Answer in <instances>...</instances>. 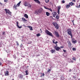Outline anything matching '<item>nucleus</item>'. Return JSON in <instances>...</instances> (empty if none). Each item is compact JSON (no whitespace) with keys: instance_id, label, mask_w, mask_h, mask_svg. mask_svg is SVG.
I'll return each mask as SVG.
<instances>
[{"instance_id":"13d9d810","label":"nucleus","mask_w":80,"mask_h":80,"mask_svg":"<svg viewBox=\"0 0 80 80\" xmlns=\"http://www.w3.org/2000/svg\"><path fill=\"white\" fill-rule=\"evenodd\" d=\"M71 71H72V69H70V72Z\"/></svg>"},{"instance_id":"58836bf2","label":"nucleus","mask_w":80,"mask_h":80,"mask_svg":"<svg viewBox=\"0 0 80 80\" xmlns=\"http://www.w3.org/2000/svg\"><path fill=\"white\" fill-rule=\"evenodd\" d=\"M76 8H80V5H79V6H76Z\"/></svg>"},{"instance_id":"0e129e2a","label":"nucleus","mask_w":80,"mask_h":80,"mask_svg":"<svg viewBox=\"0 0 80 80\" xmlns=\"http://www.w3.org/2000/svg\"><path fill=\"white\" fill-rule=\"evenodd\" d=\"M73 25H74V24H73Z\"/></svg>"},{"instance_id":"a211bd4d","label":"nucleus","mask_w":80,"mask_h":80,"mask_svg":"<svg viewBox=\"0 0 80 80\" xmlns=\"http://www.w3.org/2000/svg\"><path fill=\"white\" fill-rule=\"evenodd\" d=\"M60 18V16H59V15L57 14L56 16V19H59V18Z\"/></svg>"},{"instance_id":"f257e3e1","label":"nucleus","mask_w":80,"mask_h":80,"mask_svg":"<svg viewBox=\"0 0 80 80\" xmlns=\"http://www.w3.org/2000/svg\"><path fill=\"white\" fill-rule=\"evenodd\" d=\"M42 12H43V9L41 8L35 10L34 11V14L36 15H40Z\"/></svg>"},{"instance_id":"8fccbe9b","label":"nucleus","mask_w":80,"mask_h":80,"mask_svg":"<svg viewBox=\"0 0 80 80\" xmlns=\"http://www.w3.org/2000/svg\"><path fill=\"white\" fill-rule=\"evenodd\" d=\"M72 2H76V1H75V0H72Z\"/></svg>"},{"instance_id":"603ef678","label":"nucleus","mask_w":80,"mask_h":80,"mask_svg":"<svg viewBox=\"0 0 80 80\" xmlns=\"http://www.w3.org/2000/svg\"><path fill=\"white\" fill-rule=\"evenodd\" d=\"M74 22V20H73V21L72 22L73 24H74V22Z\"/></svg>"},{"instance_id":"423d86ee","label":"nucleus","mask_w":80,"mask_h":80,"mask_svg":"<svg viewBox=\"0 0 80 80\" xmlns=\"http://www.w3.org/2000/svg\"><path fill=\"white\" fill-rule=\"evenodd\" d=\"M5 10L6 11V13H7V14L8 13L9 15H10V16L12 15V12H11L10 11V10L8 9L7 10V9H5Z\"/></svg>"},{"instance_id":"5701e85b","label":"nucleus","mask_w":80,"mask_h":80,"mask_svg":"<svg viewBox=\"0 0 80 80\" xmlns=\"http://www.w3.org/2000/svg\"><path fill=\"white\" fill-rule=\"evenodd\" d=\"M24 5H25V6L26 7V6H28V3L27 2H24Z\"/></svg>"},{"instance_id":"37998d69","label":"nucleus","mask_w":80,"mask_h":80,"mask_svg":"<svg viewBox=\"0 0 80 80\" xmlns=\"http://www.w3.org/2000/svg\"><path fill=\"white\" fill-rule=\"evenodd\" d=\"M72 39V42H73L74 40H75V39H74V38H71Z\"/></svg>"},{"instance_id":"de8ad7c7","label":"nucleus","mask_w":80,"mask_h":80,"mask_svg":"<svg viewBox=\"0 0 80 80\" xmlns=\"http://www.w3.org/2000/svg\"><path fill=\"white\" fill-rule=\"evenodd\" d=\"M63 51L64 52H67V51H66V50H63Z\"/></svg>"},{"instance_id":"aec40b11","label":"nucleus","mask_w":80,"mask_h":80,"mask_svg":"<svg viewBox=\"0 0 80 80\" xmlns=\"http://www.w3.org/2000/svg\"><path fill=\"white\" fill-rule=\"evenodd\" d=\"M24 16L25 17H26V18H28V16L26 14H25L24 15Z\"/></svg>"},{"instance_id":"473e14b6","label":"nucleus","mask_w":80,"mask_h":80,"mask_svg":"<svg viewBox=\"0 0 80 80\" xmlns=\"http://www.w3.org/2000/svg\"><path fill=\"white\" fill-rule=\"evenodd\" d=\"M20 48H22V47H23V44L22 43L20 45Z\"/></svg>"},{"instance_id":"ea45409f","label":"nucleus","mask_w":80,"mask_h":80,"mask_svg":"<svg viewBox=\"0 0 80 80\" xmlns=\"http://www.w3.org/2000/svg\"><path fill=\"white\" fill-rule=\"evenodd\" d=\"M41 73V74H42V76H40V77H42V76H44V75H45V74H44V73Z\"/></svg>"},{"instance_id":"4468645a","label":"nucleus","mask_w":80,"mask_h":80,"mask_svg":"<svg viewBox=\"0 0 80 80\" xmlns=\"http://www.w3.org/2000/svg\"><path fill=\"white\" fill-rule=\"evenodd\" d=\"M17 26L18 27V28H22V26H20V27H19L18 26V22H17Z\"/></svg>"},{"instance_id":"a19ab883","label":"nucleus","mask_w":80,"mask_h":80,"mask_svg":"<svg viewBox=\"0 0 80 80\" xmlns=\"http://www.w3.org/2000/svg\"><path fill=\"white\" fill-rule=\"evenodd\" d=\"M55 40L53 39L52 40V42L53 43H55Z\"/></svg>"},{"instance_id":"bf43d9fd","label":"nucleus","mask_w":80,"mask_h":80,"mask_svg":"<svg viewBox=\"0 0 80 80\" xmlns=\"http://www.w3.org/2000/svg\"><path fill=\"white\" fill-rule=\"evenodd\" d=\"M41 33H42V31H41Z\"/></svg>"},{"instance_id":"79ce46f5","label":"nucleus","mask_w":80,"mask_h":80,"mask_svg":"<svg viewBox=\"0 0 80 80\" xmlns=\"http://www.w3.org/2000/svg\"><path fill=\"white\" fill-rule=\"evenodd\" d=\"M73 42H74V43H77V40H75L74 41H73Z\"/></svg>"},{"instance_id":"2f4dec72","label":"nucleus","mask_w":80,"mask_h":80,"mask_svg":"<svg viewBox=\"0 0 80 80\" xmlns=\"http://www.w3.org/2000/svg\"><path fill=\"white\" fill-rule=\"evenodd\" d=\"M72 60H73L76 61V58H75V57H74L72 58Z\"/></svg>"},{"instance_id":"a878e982","label":"nucleus","mask_w":80,"mask_h":80,"mask_svg":"<svg viewBox=\"0 0 80 80\" xmlns=\"http://www.w3.org/2000/svg\"><path fill=\"white\" fill-rule=\"evenodd\" d=\"M60 8H61V6H59L58 7V10H60Z\"/></svg>"},{"instance_id":"6e6552de","label":"nucleus","mask_w":80,"mask_h":80,"mask_svg":"<svg viewBox=\"0 0 80 80\" xmlns=\"http://www.w3.org/2000/svg\"><path fill=\"white\" fill-rule=\"evenodd\" d=\"M52 15H53V17H55V16H56V15H57V12L54 11L52 13Z\"/></svg>"},{"instance_id":"412c9836","label":"nucleus","mask_w":80,"mask_h":80,"mask_svg":"<svg viewBox=\"0 0 80 80\" xmlns=\"http://www.w3.org/2000/svg\"><path fill=\"white\" fill-rule=\"evenodd\" d=\"M19 78H23V75L21 74H19Z\"/></svg>"},{"instance_id":"dca6fc26","label":"nucleus","mask_w":80,"mask_h":80,"mask_svg":"<svg viewBox=\"0 0 80 80\" xmlns=\"http://www.w3.org/2000/svg\"><path fill=\"white\" fill-rule=\"evenodd\" d=\"M46 14L48 17V16L50 15V13L48 12H46Z\"/></svg>"},{"instance_id":"c03bdc74","label":"nucleus","mask_w":80,"mask_h":80,"mask_svg":"<svg viewBox=\"0 0 80 80\" xmlns=\"http://www.w3.org/2000/svg\"><path fill=\"white\" fill-rule=\"evenodd\" d=\"M44 8H45V9H47V10H48V8H47L46 7L44 6Z\"/></svg>"},{"instance_id":"5fc2aeb1","label":"nucleus","mask_w":80,"mask_h":80,"mask_svg":"<svg viewBox=\"0 0 80 80\" xmlns=\"http://www.w3.org/2000/svg\"><path fill=\"white\" fill-rule=\"evenodd\" d=\"M37 56L38 57V56H40V54H38V55L37 56Z\"/></svg>"},{"instance_id":"c9c22d12","label":"nucleus","mask_w":80,"mask_h":80,"mask_svg":"<svg viewBox=\"0 0 80 80\" xmlns=\"http://www.w3.org/2000/svg\"><path fill=\"white\" fill-rule=\"evenodd\" d=\"M58 15H60V10H58Z\"/></svg>"},{"instance_id":"680f3d73","label":"nucleus","mask_w":80,"mask_h":80,"mask_svg":"<svg viewBox=\"0 0 80 80\" xmlns=\"http://www.w3.org/2000/svg\"><path fill=\"white\" fill-rule=\"evenodd\" d=\"M72 22H73V20H72Z\"/></svg>"},{"instance_id":"2eb2a0df","label":"nucleus","mask_w":80,"mask_h":80,"mask_svg":"<svg viewBox=\"0 0 80 80\" xmlns=\"http://www.w3.org/2000/svg\"><path fill=\"white\" fill-rule=\"evenodd\" d=\"M55 52V49H51L50 50V52H51L52 53H53L54 52Z\"/></svg>"},{"instance_id":"9b49d317","label":"nucleus","mask_w":80,"mask_h":80,"mask_svg":"<svg viewBox=\"0 0 80 80\" xmlns=\"http://www.w3.org/2000/svg\"><path fill=\"white\" fill-rule=\"evenodd\" d=\"M69 4L70 6H72V5H75V3L72 2H69Z\"/></svg>"},{"instance_id":"20e7f679","label":"nucleus","mask_w":80,"mask_h":80,"mask_svg":"<svg viewBox=\"0 0 80 80\" xmlns=\"http://www.w3.org/2000/svg\"><path fill=\"white\" fill-rule=\"evenodd\" d=\"M54 48L56 50V51H59V50H60V48H64V47L63 46H61L60 47H58L57 46H54Z\"/></svg>"},{"instance_id":"338daca9","label":"nucleus","mask_w":80,"mask_h":80,"mask_svg":"<svg viewBox=\"0 0 80 80\" xmlns=\"http://www.w3.org/2000/svg\"><path fill=\"white\" fill-rule=\"evenodd\" d=\"M12 80H14V79H12Z\"/></svg>"},{"instance_id":"393cba45","label":"nucleus","mask_w":80,"mask_h":80,"mask_svg":"<svg viewBox=\"0 0 80 80\" xmlns=\"http://www.w3.org/2000/svg\"><path fill=\"white\" fill-rule=\"evenodd\" d=\"M21 1H20L17 4V6L18 5V7H19V5H20V3H21Z\"/></svg>"},{"instance_id":"f704fd0d","label":"nucleus","mask_w":80,"mask_h":80,"mask_svg":"<svg viewBox=\"0 0 80 80\" xmlns=\"http://www.w3.org/2000/svg\"><path fill=\"white\" fill-rule=\"evenodd\" d=\"M49 1H50V0H46L45 1L46 2V3H48V2H49Z\"/></svg>"},{"instance_id":"e2e57ef3","label":"nucleus","mask_w":80,"mask_h":80,"mask_svg":"<svg viewBox=\"0 0 80 80\" xmlns=\"http://www.w3.org/2000/svg\"><path fill=\"white\" fill-rule=\"evenodd\" d=\"M40 30H41V31H42V29H41Z\"/></svg>"},{"instance_id":"3c124183","label":"nucleus","mask_w":80,"mask_h":80,"mask_svg":"<svg viewBox=\"0 0 80 80\" xmlns=\"http://www.w3.org/2000/svg\"><path fill=\"white\" fill-rule=\"evenodd\" d=\"M2 65V62H0V65Z\"/></svg>"},{"instance_id":"0eeeda50","label":"nucleus","mask_w":80,"mask_h":80,"mask_svg":"<svg viewBox=\"0 0 80 80\" xmlns=\"http://www.w3.org/2000/svg\"><path fill=\"white\" fill-rule=\"evenodd\" d=\"M54 34L56 37H58V38H59L60 37V35L58 34V32L57 31L54 32Z\"/></svg>"},{"instance_id":"4d7b16f0","label":"nucleus","mask_w":80,"mask_h":80,"mask_svg":"<svg viewBox=\"0 0 80 80\" xmlns=\"http://www.w3.org/2000/svg\"><path fill=\"white\" fill-rule=\"evenodd\" d=\"M50 17H51V18H53V17L52 16H50Z\"/></svg>"},{"instance_id":"6e6d98bb","label":"nucleus","mask_w":80,"mask_h":80,"mask_svg":"<svg viewBox=\"0 0 80 80\" xmlns=\"http://www.w3.org/2000/svg\"><path fill=\"white\" fill-rule=\"evenodd\" d=\"M0 5H2V3L0 2Z\"/></svg>"},{"instance_id":"a18cd8bd","label":"nucleus","mask_w":80,"mask_h":80,"mask_svg":"<svg viewBox=\"0 0 80 80\" xmlns=\"http://www.w3.org/2000/svg\"><path fill=\"white\" fill-rule=\"evenodd\" d=\"M55 44H57V43H58V41H56L55 42Z\"/></svg>"},{"instance_id":"cd10ccee","label":"nucleus","mask_w":80,"mask_h":80,"mask_svg":"<svg viewBox=\"0 0 80 80\" xmlns=\"http://www.w3.org/2000/svg\"><path fill=\"white\" fill-rule=\"evenodd\" d=\"M37 37H40V36L41 35V34H40V33H38L37 35H36Z\"/></svg>"},{"instance_id":"c756f323","label":"nucleus","mask_w":80,"mask_h":80,"mask_svg":"<svg viewBox=\"0 0 80 80\" xmlns=\"http://www.w3.org/2000/svg\"><path fill=\"white\" fill-rule=\"evenodd\" d=\"M48 10L50 11H51V12H52V9L51 8H48Z\"/></svg>"},{"instance_id":"f8f14e48","label":"nucleus","mask_w":80,"mask_h":80,"mask_svg":"<svg viewBox=\"0 0 80 80\" xmlns=\"http://www.w3.org/2000/svg\"><path fill=\"white\" fill-rule=\"evenodd\" d=\"M35 1V2L36 3H37L38 4H40V1L38 0H33Z\"/></svg>"},{"instance_id":"4c0bfd02","label":"nucleus","mask_w":80,"mask_h":80,"mask_svg":"<svg viewBox=\"0 0 80 80\" xmlns=\"http://www.w3.org/2000/svg\"><path fill=\"white\" fill-rule=\"evenodd\" d=\"M28 7L29 8H31V7H32V5H31L30 4L29 5V6H28Z\"/></svg>"},{"instance_id":"052dcab7","label":"nucleus","mask_w":80,"mask_h":80,"mask_svg":"<svg viewBox=\"0 0 80 80\" xmlns=\"http://www.w3.org/2000/svg\"><path fill=\"white\" fill-rule=\"evenodd\" d=\"M56 46H58V45L56 44Z\"/></svg>"},{"instance_id":"72a5a7b5","label":"nucleus","mask_w":80,"mask_h":80,"mask_svg":"<svg viewBox=\"0 0 80 80\" xmlns=\"http://www.w3.org/2000/svg\"><path fill=\"white\" fill-rule=\"evenodd\" d=\"M49 1H50V0H46L45 1L46 2V3H48V2H49Z\"/></svg>"},{"instance_id":"4be33fe9","label":"nucleus","mask_w":80,"mask_h":80,"mask_svg":"<svg viewBox=\"0 0 80 80\" xmlns=\"http://www.w3.org/2000/svg\"><path fill=\"white\" fill-rule=\"evenodd\" d=\"M28 70H26L25 71V73H26L25 75H28Z\"/></svg>"},{"instance_id":"b1692460","label":"nucleus","mask_w":80,"mask_h":80,"mask_svg":"<svg viewBox=\"0 0 80 80\" xmlns=\"http://www.w3.org/2000/svg\"><path fill=\"white\" fill-rule=\"evenodd\" d=\"M70 6L69 4H68L66 6V7L67 8H69V7H70Z\"/></svg>"},{"instance_id":"1a4fd4ad","label":"nucleus","mask_w":80,"mask_h":80,"mask_svg":"<svg viewBox=\"0 0 80 80\" xmlns=\"http://www.w3.org/2000/svg\"><path fill=\"white\" fill-rule=\"evenodd\" d=\"M5 76H7V75H9V74H8V73H9V72H8V71H6L5 72Z\"/></svg>"},{"instance_id":"e433bc0d","label":"nucleus","mask_w":80,"mask_h":80,"mask_svg":"<svg viewBox=\"0 0 80 80\" xmlns=\"http://www.w3.org/2000/svg\"><path fill=\"white\" fill-rule=\"evenodd\" d=\"M65 1L64 0H62V3H65Z\"/></svg>"},{"instance_id":"09e8293b","label":"nucleus","mask_w":80,"mask_h":80,"mask_svg":"<svg viewBox=\"0 0 80 80\" xmlns=\"http://www.w3.org/2000/svg\"><path fill=\"white\" fill-rule=\"evenodd\" d=\"M14 58H17V57H16V56H14Z\"/></svg>"},{"instance_id":"49530a36","label":"nucleus","mask_w":80,"mask_h":80,"mask_svg":"<svg viewBox=\"0 0 80 80\" xmlns=\"http://www.w3.org/2000/svg\"><path fill=\"white\" fill-rule=\"evenodd\" d=\"M8 2V0H4V2Z\"/></svg>"},{"instance_id":"6ab92c4d","label":"nucleus","mask_w":80,"mask_h":80,"mask_svg":"<svg viewBox=\"0 0 80 80\" xmlns=\"http://www.w3.org/2000/svg\"><path fill=\"white\" fill-rule=\"evenodd\" d=\"M27 27L29 28H30V30H33V28H32V27L31 26H27Z\"/></svg>"},{"instance_id":"864d4df0","label":"nucleus","mask_w":80,"mask_h":80,"mask_svg":"<svg viewBox=\"0 0 80 80\" xmlns=\"http://www.w3.org/2000/svg\"><path fill=\"white\" fill-rule=\"evenodd\" d=\"M5 32H3V35H4V34H5Z\"/></svg>"},{"instance_id":"69168bd1","label":"nucleus","mask_w":80,"mask_h":80,"mask_svg":"<svg viewBox=\"0 0 80 80\" xmlns=\"http://www.w3.org/2000/svg\"><path fill=\"white\" fill-rule=\"evenodd\" d=\"M27 67H28V66H27Z\"/></svg>"},{"instance_id":"7ed1b4c3","label":"nucleus","mask_w":80,"mask_h":80,"mask_svg":"<svg viewBox=\"0 0 80 80\" xmlns=\"http://www.w3.org/2000/svg\"><path fill=\"white\" fill-rule=\"evenodd\" d=\"M45 33H46L47 35H48L49 36H51V37H53V34H52V33H51L48 30H47V29L45 30Z\"/></svg>"},{"instance_id":"ddd939ff","label":"nucleus","mask_w":80,"mask_h":80,"mask_svg":"<svg viewBox=\"0 0 80 80\" xmlns=\"http://www.w3.org/2000/svg\"><path fill=\"white\" fill-rule=\"evenodd\" d=\"M68 46H69V47H71V46H72V44L71 42H70V41H68Z\"/></svg>"},{"instance_id":"7c9ffc66","label":"nucleus","mask_w":80,"mask_h":80,"mask_svg":"<svg viewBox=\"0 0 80 80\" xmlns=\"http://www.w3.org/2000/svg\"><path fill=\"white\" fill-rule=\"evenodd\" d=\"M72 50H73V51H76V48H72Z\"/></svg>"},{"instance_id":"bb28decb","label":"nucleus","mask_w":80,"mask_h":80,"mask_svg":"<svg viewBox=\"0 0 80 80\" xmlns=\"http://www.w3.org/2000/svg\"><path fill=\"white\" fill-rule=\"evenodd\" d=\"M51 70H52V69H48V71L47 73H50V72H51Z\"/></svg>"},{"instance_id":"c85d7f7f","label":"nucleus","mask_w":80,"mask_h":80,"mask_svg":"<svg viewBox=\"0 0 80 80\" xmlns=\"http://www.w3.org/2000/svg\"><path fill=\"white\" fill-rule=\"evenodd\" d=\"M16 43H17V45L18 46L19 45V43H18V41H16Z\"/></svg>"},{"instance_id":"9d476101","label":"nucleus","mask_w":80,"mask_h":80,"mask_svg":"<svg viewBox=\"0 0 80 80\" xmlns=\"http://www.w3.org/2000/svg\"><path fill=\"white\" fill-rule=\"evenodd\" d=\"M17 5H16V4H14V6L13 7V9H15V10H17Z\"/></svg>"},{"instance_id":"39448f33","label":"nucleus","mask_w":80,"mask_h":80,"mask_svg":"<svg viewBox=\"0 0 80 80\" xmlns=\"http://www.w3.org/2000/svg\"><path fill=\"white\" fill-rule=\"evenodd\" d=\"M52 24L53 25H54V26L55 28H56V29H58V28H59V26H58V24L56 22H53Z\"/></svg>"},{"instance_id":"f3484780","label":"nucleus","mask_w":80,"mask_h":80,"mask_svg":"<svg viewBox=\"0 0 80 80\" xmlns=\"http://www.w3.org/2000/svg\"><path fill=\"white\" fill-rule=\"evenodd\" d=\"M22 20L23 22H27V20H26L24 18H22Z\"/></svg>"},{"instance_id":"f03ea898","label":"nucleus","mask_w":80,"mask_h":80,"mask_svg":"<svg viewBox=\"0 0 80 80\" xmlns=\"http://www.w3.org/2000/svg\"><path fill=\"white\" fill-rule=\"evenodd\" d=\"M67 32L68 35H70V36H71V38H72L73 37V35L72 34V29H68Z\"/></svg>"}]
</instances>
